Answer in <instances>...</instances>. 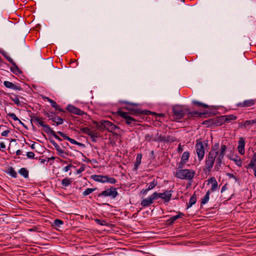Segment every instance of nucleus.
<instances>
[{"label": "nucleus", "instance_id": "obj_1", "mask_svg": "<svg viewBox=\"0 0 256 256\" xmlns=\"http://www.w3.org/2000/svg\"><path fill=\"white\" fill-rule=\"evenodd\" d=\"M172 111L174 118L178 120L182 118L186 114H190L192 116H199L198 112H190L188 109L184 108L180 106H174Z\"/></svg>", "mask_w": 256, "mask_h": 256}, {"label": "nucleus", "instance_id": "obj_2", "mask_svg": "<svg viewBox=\"0 0 256 256\" xmlns=\"http://www.w3.org/2000/svg\"><path fill=\"white\" fill-rule=\"evenodd\" d=\"M217 157L218 155L214 154V152L212 154L208 152L206 158L204 168V171L208 172L211 171Z\"/></svg>", "mask_w": 256, "mask_h": 256}, {"label": "nucleus", "instance_id": "obj_3", "mask_svg": "<svg viewBox=\"0 0 256 256\" xmlns=\"http://www.w3.org/2000/svg\"><path fill=\"white\" fill-rule=\"evenodd\" d=\"M226 145L222 144L220 150V154L216 160V164L214 166V170L217 172H219L222 163V160L224 158L226 152Z\"/></svg>", "mask_w": 256, "mask_h": 256}, {"label": "nucleus", "instance_id": "obj_4", "mask_svg": "<svg viewBox=\"0 0 256 256\" xmlns=\"http://www.w3.org/2000/svg\"><path fill=\"white\" fill-rule=\"evenodd\" d=\"M195 172L189 170H180L176 171V176L180 179L192 180L194 176Z\"/></svg>", "mask_w": 256, "mask_h": 256}, {"label": "nucleus", "instance_id": "obj_5", "mask_svg": "<svg viewBox=\"0 0 256 256\" xmlns=\"http://www.w3.org/2000/svg\"><path fill=\"white\" fill-rule=\"evenodd\" d=\"M208 141L201 142L197 140L195 147L196 149V154L198 156V160L201 161L205 154L204 148V143L206 146Z\"/></svg>", "mask_w": 256, "mask_h": 256}, {"label": "nucleus", "instance_id": "obj_6", "mask_svg": "<svg viewBox=\"0 0 256 256\" xmlns=\"http://www.w3.org/2000/svg\"><path fill=\"white\" fill-rule=\"evenodd\" d=\"M117 114L126 120V123L131 126H135L137 122L134 118L130 116L129 114L122 111H118Z\"/></svg>", "mask_w": 256, "mask_h": 256}, {"label": "nucleus", "instance_id": "obj_7", "mask_svg": "<svg viewBox=\"0 0 256 256\" xmlns=\"http://www.w3.org/2000/svg\"><path fill=\"white\" fill-rule=\"evenodd\" d=\"M118 193L116 191V189L113 187H110L105 190L102 191L101 193L98 194V196L100 197L102 196H112V198H115L118 196Z\"/></svg>", "mask_w": 256, "mask_h": 256}, {"label": "nucleus", "instance_id": "obj_8", "mask_svg": "<svg viewBox=\"0 0 256 256\" xmlns=\"http://www.w3.org/2000/svg\"><path fill=\"white\" fill-rule=\"evenodd\" d=\"M101 125H102V128H104L108 132L114 134V130L116 128H118L114 124L108 120H100Z\"/></svg>", "mask_w": 256, "mask_h": 256}, {"label": "nucleus", "instance_id": "obj_9", "mask_svg": "<svg viewBox=\"0 0 256 256\" xmlns=\"http://www.w3.org/2000/svg\"><path fill=\"white\" fill-rule=\"evenodd\" d=\"M172 190H166L162 193H158L157 192H154V194H156V199L158 198L162 199L164 202H168L170 201L172 198Z\"/></svg>", "mask_w": 256, "mask_h": 256}, {"label": "nucleus", "instance_id": "obj_10", "mask_svg": "<svg viewBox=\"0 0 256 256\" xmlns=\"http://www.w3.org/2000/svg\"><path fill=\"white\" fill-rule=\"evenodd\" d=\"M156 194L154 193L147 198L143 200L141 202V205L143 206H150L154 202V200L156 199Z\"/></svg>", "mask_w": 256, "mask_h": 256}, {"label": "nucleus", "instance_id": "obj_11", "mask_svg": "<svg viewBox=\"0 0 256 256\" xmlns=\"http://www.w3.org/2000/svg\"><path fill=\"white\" fill-rule=\"evenodd\" d=\"M66 109L70 112L75 114L82 116L83 114H86V113L84 111L81 110L80 109L76 108L72 105H68L67 106Z\"/></svg>", "mask_w": 256, "mask_h": 256}, {"label": "nucleus", "instance_id": "obj_12", "mask_svg": "<svg viewBox=\"0 0 256 256\" xmlns=\"http://www.w3.org/2000/svg\"><path fill=\"white\" fill-rule=\"evenodd\" d=\"M58 134H60V136L62 137L64 140H68L72 144H76L78 146H84V144H82L80 142H78L76 140H74L70 138L69 136H67L66 134H64V132H62L58 131Z\"/></svg>", "mask_w": 256, "mask_h": 256}, {"label": "nucleus", "instance_id": "obj_13", "mask_svg": "<svg viewBox=\"0 0 256 256\" xmlns=\"http://www.w3.org/2000/svg\"><path fill=\"white\" fill-rule=\"evenodd\" d=\"M190 152H185L183 153L181 161L178 164V168H182L184 164H185L188 161L190 158Z\"/></svg>", "mask_w": 256, "mask_h": 256}, {"label": "nucleus", "instance_id": "obj_14", "mask_svg": "<svg viewBox=\"0 0 256 256\" xmlns=\"http://www.w3.org/2000/svg\"><path fill=\"white\" fill-rule=\"evenodd\" d=\"M244 146H245V140L243 138H240L238 140V150L239 153L243 155L244 154L245 150H244Z\"/></svg>", "mask_w": 256, "mask_h": 256}, {"label": "nucleus", "instance_id": "obj_15", "mask_svg": "<svg viewBox=\"0 0 256 256\" xmlns=\"http://www.w3.org/2000/svg\"><path fill=\"white\" fill-rule=\"evenodd\" d=\"M126 108L127 110L130 112L132 114H142L145 115H148L150 112L149 110H142L140 109H135V108H129L128 106H126Z\"/></svg>", "mask_w": 256, "mask_h": 256}, {"label": "nucleus", "instance_id": "obj_16", "mask_svg": "<svg viewBox=\"0 0 256 256\" xmlns=\"http://www.w3.org/2000/svg\"><path fill=\"white\" fill-rule=\"evenodd\" d=\"M4 84L6 87L8 88H11L12 90H22V88L18 85H16L13 84L12 82L8 81H4Z\"/></svg>", "mask_w": 256, "mask_h": 256}, {"label": "nucleus", "instance_id": "obj_17", "mask_svg": "<svg viewBox=\"0 0 256 256\" xmlns=\"http://www.w3.org/2000/svg\"><path fill=\"white\" fill-rule=\"evenodd\" d=\"M256 100H244L242 102L237 104V106L239 107H249L254 106L255 104Z\"/></svg>", "mask_w": 256, "mask_h": 256}, {"label": "nucleus", "instance_id": "obj_18", "mask_svg": "<svg viewBox=\"0 0 256 256\" xmlns=\"http://www.w3.org/2000/svg\"><path fill=\"white\" fill-rule=\"evenodd\" d=\"M42 120L43 118H42L38 116H36L35 115H32L30 116L31 122L33 121L37 124L40 125L42 127L44 125V123Z\"/></svg>", "mask_w": 256, "mask_h": 256}, {"label": "nucleus", "instance_id": "obj_19", "mask_svg": "<svg viewBox=\"0 0 256 256\" xmlns=\"http://www.w3.org/2000/svg\"><path fill=\"white\" fill-rule=\"evenodd\" d=\"M184 216V214L180 212H178V215L172 216L170 219H168L166 221V224L167 225H172L174 222L178 218H181Z\"/></svg>", "mask_w": 256, "mask_h": 256}, {"label": "nucleus", "instance_id": "obj_20", "mask_svg": "<svg viewBox=\"0 0 256 256\" xmlns=\"http://www.w3.org/2000/svg\"><path fill=\"white\" fill-rule=\"evenodd\" d=\"M208 182L212 184V187L209 190H210V192L216 190L217 189L218 186V182H216V178L214 177H212L208 180Z\"/></svg>", "mask_w": 256, "mask_h": 256}, {"label": "nucleus", "instance_id": "obj_21", "mask_svg": "<svg viewBox=\"0 0 256 256\" xmlns=\"http://www.w3.org/2000/svg\"><path fill=\"white\" fill-rule=\"evenodd\" d=\"M157 182L154 180L152 182H151L148 186V188L146 189H143L141 191V193L144 194L146 193L149 190L154 188L156 185Z\"/></svg>", "mask_w": 256, "mask_h": 256}, {"label": "nucleus", "instance_id": "obj_22", "mask_svg": "<svg viewBox=\"0 0 256 256\" xmlns=\"http://www.w3.org/2000/svg\"><path fill=\"white\" fill-rule=\"evenodd\" d=\"M106 176H102V175H92V178L95 181L101 182L102 183L106 182Z\"/></svg>", "mask_w": 256, "mask_h": 256}, {"label": "nucleus", "instance_id": "obj_23", "mask_svg": "<svg viewBox=\"0 0 256 256\" xmlns=\"http://www.w3.org/2000/svg\"><path fill=\"white\" fill-rule=\"evenodd\" d=\"M46 99L50 103L52 106L56 110H58L59 112H64V111L59 106L56 104V102H54V100L48 98H46Z\"/></svg>", "mask_w": 256, "mask_h": 256}, {"label": "nucleus", "instance_id": "obj_24", "mask_svg": "<svg viewBox=\"0 0 256 256\" xmlns=\"http://www.w3.org/2000/svg\"><path fill=\"white\" fill-rule=\"evenodd\" d=\"M50 140V143L54 146L59 154L62 156L64 154V150L60 148V146L53 140Z\"/></svg>", "mask_w": 256, "mask_h": 256}, {"label": "nucleus", "instance_id": "obj_25", "mask_svg": "<svg viewBox=\"0 0 256 256\" xmlns=\"http://www.w3.org/2000/svg\"><path fill=\"white\" fill-rule=\"evenodd\" d=\"M222 118L223 120H224L225 122H230L231 120H235L236 119V116H234L233 114L232 115H227V116H222Z\"/></svg>", "mask_w": 256, "mask_h": 256}, {"label": "nucleus", "instance_id": "obj_26", "mask_svg": "<svg viewBox=\"0 0 256 256\" xmlns=\"http://www.w3.org/2000/svg\"><path fill=\"white\" fill-rule=\"evenodd\" d=\"M13 66L10 68V70L14 74L18 75L22 73V70L18 67L15 63V64H12Z\"/></svg>", "mask_w": 256, "mask_h": 256}, {"label": "nucleus", "instance_id": "obj_27", "mask_svg": "<svg viewBox=\"0 0 256 256\" xmlns=\"http://www.w3.org/2000/svg\"><path fill=\"white\" fill-rule=\"evenodd\" d=\"M219 143L217 142L214 144L212 146L211 150L209 152L214 154L216 155H218L220 154V151H218V149L219 148Z\"/></svg>", "mask_w": 256, "mask_h": 256}, {"label": "nucleus", "instance_id": "obj_28", "mask_svg": "<svg viewBox=\"0 0 256 256\" xmlns=\"http://www.w3.org/2000/svg\"><path fill=\"white\" fill-rule=\"evenodd\" d=\"M142 158V154H137L136 162L134 164V169L135 170H136L138 169V166L140 165V164L141 163Z\"/></svg>", "mask_w": 256, "mask_h": 256}, {"label": "nucleus", "instance_id": "obj_29", "mask_svg": "<svg viewBox=\"0 0 256 256\" xmlns=\"http://www.w3.org/2000/svg\"><path fill=\"white\" fill-rule=\"evenodd\" d=\"M196 198L195 194H193L189 200L188 203L187 204V208H190L193 204H196Z\"/></svg>", "mask_w": 256, "mask_h": 256}, {"label": "nucleus", "instance_id": "obj_30", "mask_svg": "<svg viewBox=\"0 0 256 256\" xmlns=\"http://www.w3.org/2000/svg\"><path fill=\"white\" fill-rule=\"evenodd\" d=\"M51 120L54 122H55L56 126H58L60 124H62L64 122V120L60 117H53V118H51Z\"/></svg>", "mask_w": 256, "mask_h": 256}, {"label": "nucleus", "instance_id": "obj_31", "mask_svg": "<svg viewBox=\"0 0 256 256\" xmlns=\"http://www.w3.org/2000/svg\"><path fill=\"white\" fill-rule=\"evenodd\" d=\"M254 124H256V118L252 120H246L242 124V126L245 128H246L249 126L252 125Z\"/></svg>", "mask_w": 256, "mask_h": 256}, {"label": "nucleus", "instance_id": "obj_32", "mask_svg": "<svg viewBox=\"0 0 256 256\" xmlns=\"http://www.w3.org/2000/svg\"><path fill=\"white\" fill-rule=\"evenodd\" d=\"M42 128H44V131L46 133V134H52V135H53V134H54V133L55 132L54 130H53L50 127L48 126V124H44V125L42 126Z\"/></svg>", "mask_w": 256, "mask_h": 256}, {"label": "nucleus", "instance_id": "obj_33", "mask_svg": "<svg viewBox=\"0 0 256 256\" xmlns=\"http://www.w3.org/2000/svg\"><path fill=\"white\" fill-rule=\"evenodd\" d=\"M210 193V190H208L202 199L201 204H206L208 201Z\"/></svg>", "mask_w": 256, "mask_h": 256}, {"label": "nucleus", "instance_id": "obj_34", "mask_svg": "<svg viewBox=\"0 0 256 256\" xmlns=\"http://www.w3.org/2000/svg\"><path fill=\"white\" fill-rule=\"evenodd\" d=\"M20 174L23 176L24 178H27L28 176V171L26 168H22L19 170Z\"/></svg>", "mask_w": 256, "mask_h": 256}, {"label": "nucleus", "instance_id": "obj_35", "mask_svg": "<svg viewBox=\"0 0 256 256\" xmlns=\"http://www.w3.org/2000/svg\"><path fill=\"white\" fill-rule=\"evenodd\" d=\"M192 103L193 104L196 105L198 107H202L203 108H208V105H207L205 104L196 101V100L192 101Z\"/></svg>", "mask_w": 256, "mask_h": 256}, {"label": "nucleus", "instance_id": "obj_36", "mask_svg": "<svg viewBox=\"0 0 256 256\" xmlns=\"http://www.w3.org/2000/svg\"><path fill=\"white\" fill-rule=\"evenodd\" d=\"M8 173L13 178H16L17 176L16 172L14 170L12 167L10 166L8 170Z\"/></svg>", "mask_w": 256, "mask_h": 256}, {"label": "nucleus", "instance_id": "obj_37", "mask_svg": "<svg viewBox=\"0 0 256 256\" xmlns=\"http://www.w3.org/2000/svg\"><path fill=\"white\" fill-rule=\"evenodd\" d=\"M89 136H90L92 142H96V138L99 137V134L98 132L94 131Z\"/></svg>", "mask_w": 256, "mask_h": 256}, {"label": "nucleus", "instance_id": "obj_38", "mask_svg": "<svg viewBox=\"0 0 256 256\" xmlns=\"http://www.w3.org/2000/svg\"><path fill=\"white\" fill-rule=\"evenodd\" d=\"M96 189V188H88L86 189L82 192V195L84 196H86L90 194H91L92 192H94Z\"/></svg>", "mask_w": 256, "mask_h": 256}, {"label": "nucleus", "instance_id": "obj_39", "mask_svg": "<svg viewBox=\"0 0 256 256\" xmlns=\"http://www.w3.org/2000/svg\"><path fill=\"white\" fill-rule=\"evenodd\" d=\"M71 182L72 181L68 178H65L63 179L62 182V184L64 186H68L70 184Z\"/></svg>", "mask_w": 256, "mask_h": 256}, {"label": "nucleus", "instance_id": "obj_40", "mask_svg": "<svg viewBox=\"0 0 256 256\" xmlns=\"http://www.w3.org/2000/svg\"><path fill=\"white\" fill-rule=\"evenodd\" d=\"M81 130L84 133L88 136H90V134H92V133L94 132V131L92 130H90L88 127H85V128H81Z\"/></svg>", "mask_w": 256, "mask_h": 256}, {"label": "nucleus", "instance_id": "obj_41", "mask_svg": "<svg viewBox=\"0 0 256 256\" xmlns=\"http://www.w3.org/2000/svg\"><path fill=\"white\" fill-rule=\"evenodd\" d=\"M106 182L113 184H115L116 182V180L114 178H109L108 176H106Z\"/></svg>", "mask_w": 256, "mask_h": 256}, {"label": "nucleus", "instance_id": "obj_42", "mask_svg": "<svg viewBox=\"0 0 256 256\" xmlns=\"http://www.w3.org/2000/svg\"><path fill=\"white\" fill-rule=\"evenodd\" d=\"M232 160H234L236 164L238 166H242V161L240 158L237 157L236 158H232Z\"/></svg>", "mask_w": 256, "mask_h": 256}, {"label": "nucleus", "instance_id": "obj_43", "mask_svg": "<svg viewBox=\"0 0 256 256\" xmlns=\"http://www.w3.org/2000/svg\"><path fill=\"white\" fill-rule=\"evenodd\" d=\"M8 116H10L12 119H13L15 121H18L20 123H22L20 120H19L16 115L14 113H10L8 114Z\"/></svg>", "mask_w": 256, "mask_h": 256}, {"label": "nucleus", "instance_id": "obj_44", "mask_svg": "<svg viewBox=\"0 0 256 256\" xmlns=\"http://www.w3.org/2000/svg\"><path fill=\"white\" fill-rule=\"evenodd\" d=\"M64 224V222L62 220H59V219H56L54 220V226H60V225L62 224Z\"/></svg>", "mask_w": 256, "mask_h": 256}, {"label": "nucleus", "instance_id": "obj_45", "mask_svg": "<svg viewBox=\"0 0 256 256\" xmlns=\"http://www.w3.org/2000/svg\"><path fill=\"white\" fill-rule=\"evenodd\" d=\"M11 99L16 105H20V102L17 96H15L14 98H11Z\"/></svg>", "mask_w": 256, "mask_h": 256}, {"label": "nucleus", "instance_id": "obj_46", "mask_svg": "<svg viewBox=\"0 0 256 256\" xmlns=\"http://www.w3.org/2000/svg\"><path fill=\"white\" fill-rule=\"evenodd\" d=\"M95 221L96 222V224L102 226H105L106 224V222L105 220H100L99 219H96Z\"/></svg>", "mask_w": 256, "mask_h": 256}, {"label": "nucleus", "instance_id": "obj_47", "mask_svg": "<svg viewBox=\"0 0 256 256\" xmlns=\"http://www.w3.org/2000/svg\"><path fill=\"white\" fill-rule=\"evenodd\" d=\"M26 156L29 158H34L35 154L33 152H30L26 153Z\"/></svg>", "mask_w": 256, "mask_h": 256}, {"label": "nucleus", "instance_id": "obj_48", "mask_svg": "<svg viewBox=\"0 0 256 256\" xmlns=\"http://www.w3.org/2000/svg\"><path fill=\"white\" fill-rule=\"evenodd\" d=\"M85 166L84 164H82L80 168L76 171L78 174H80L84 170Z\"/></svg>", "mask_w": 256, "mask_h": 256}, {"label": "nucleus", "instance_id": "obj_49", "mask_svg": "<svg viewBox=\"0 0 256 256\" xmlns=\"http://www.w3.org/2000/svg\"><path fill=\"white\" fill-rule=\"evenodd\" d=\"M152 138V135L150 134H146L145 136V140L148 142H150Z\"/></svg>", "mask_w": 256, "mask_h": 256}, {"label": "nucleus", "instance_id": "obj_50", "mask_svg": "<svg viewBox=\"0 0 256 256\" xmlns=\"http://www.w3.org/2000/svg\"><path fill=\"white\" fill-rule=\"evenodd\" d=\"M94 124H95L98 128H102V125H101L100 121H94Z\"/></svg>", "mask_w": 256, "mask_h": 256}, {"label": "nucleus", "instance_id": "obj_51", "mask_svg": "<svg viewBox=\"0 0 256 256\" xmlns=\"http://www.w3.org/2000/svg\"><path fill=\"white\" fill-rule=\"evenodd\" d=\"M255 165H256V162H254V160H252L248 164V166L252 168Z\"/></svg>", "mask_w": 256, "mask_h": 256}, {"label": "nucleus", "instance_id": "obj_52", "mask_svg": "<svg viewBox=\"0 0 256 256\" xmlns=\"http://www.w3.org/2000/svg\"><path fill=\"white\" fill-rule=\"evenodd\" d=\"M44 114L48 118V120H51V118H53L52 115L48 112H44Z\"/></svg>", "mask_w": 256, "mask_h": 256}, {"label": "nucleus", "instance_id": "obj_53", "mask_svg": "<svg viewBox=\"0 0 256 256\" xmlns=\"http://www.w3.org/2000/svg\"><path fill=\"white\" fill-rule=\"evenodd\" d=\"M74 166L70 164H68V166H65L64 168V172H68L71 168L73 167Z\"/></svg>", "mask_w": 256, "mask_h": 256}, {"label": "nucleus", "instance_id": "obj_54", "mask_svg": "<svg viewBox=\"0 0 256 256\" xmlns=\"http://www.w3.org/2000/svg\"><path fill=\"white\" fill-rule=\"evenodd\" d=\"M10 132V130H6L2 132V136H8V134Z\"/></svg>", "mask_w": 256, "mask_h": 256}, {"label": "nucleus", "instance_id": "obj_55", "mask_svg": "<svg viewBox=\"0 0 256 256\" xmlns=\"http://www.w3.org/2000/svg\"><path fill=\"white\" fill-rule=\"evenodd\" d=\"M6 58L8 60V61L10 62L12 64H15V62H14L12 59L10 57L6 56Z\"/></svg>", "mask_w": 256, "mask_h": 256}, {"label": "nucleus", "instance_id": "obj_56", "mask_svg": "<svg viewBox=\"0 0 256 256\" xmlns=\"http://www.w3.org/2000/svg\"><path fill=\"white\" fill-rule=\"evenodd\" d=\"M150 114H152L157 115L159 117H164V114H156V113L154 112H150ZM149 114H150V113Z\"/></svg>", "mask_w": 256, "mask_h": 256}, {"label": "nucleus", "instance_id": "obj_57", "mask_svg": "<svg viewBox=\"0 0 256 256\" xmlns=\"http://www.w3.org/2000/svg\"><path fill=\"white\" fill-rule=\"evenodd\" d=\"M52 136H54V137L56 140H59V141H60V142L62 140V138H61L60 136H57L56 132H54V134H53V135H52Z\"/></svg>", "mask_w": 256, "mask_h": 256}, {"label": "nucleus", "instance_id": "obj_58", "mask_svg": "<svg viewBox=\"0 0 256 256\" xmlns=\"http://www.w3.org/2000/svg\"><path fill=\"white\" fill-rule=\"evenodd\" d=\"M160 140L161 141L167 142V140H166V136H160Z\"/></svg>", "mask_w": 256, "mask_h": 256}, {"label": "nucleus", "instance_id": "obj_59", "mask_svg": "<svg viewBox=\"0 0 256 256\" xmlns=\"http://www.w3.org/2000/svg\"><path fill=\"white\" fill-rule=\"evenodd\" d=\"M183 150V149L182 148V146H181V144H180L178 145V152H182Z\"/></svg>", "mask_w": 256, "mask_h": 256}, {"label": "nucleus", "instance_id": "obj_60", "mask_svg": "<svg viewBox=\"0 0 256 256\" xmlns=\"http://www.w3.org/2000/svg\"><path fill=\"white\" fill-rule=\"evenodd\" d=\"M226 175L229 177L231 178H236V177L234 176V174H230V173H227Z\"/></svg>", "mask_w": 256, "mask_h": 256}, {"label": "nucleus", "instance_id": "obj_61", "mask_svg": "<svg viewBox=\"0 0 256 256\" xmlns=\"http://www.w3.org/2000/svg\"><path fill=\"white\" fill-rule=\"evenodd\" d=\"M0 148H5L6 146L4 142L0 143Z\"/></svg>", "mask_w": 256, "mask_h": 256}, {"label": "nucleus", "instance_id": "obj_62", "mask_svg": "<svg viewBox=\"0 0 256 256\" xmlns=\"http://www.w3.org/2000/svg\"><path fill=\"white\" fill-rule=\"evenodd\" d=\"M21 152H21V150H16V156L20 154Z\"/></svg>", "mask_w": 256, "mask_h": 256}, {"label": "nucleus", "instance_id": "obj_63", "mask_svg": "<svg viewBox=\"0 0 256 256\" xmlns=\"http://www.w3.org/2000/svg\"><path fill=\"white\" fill-rule=\"evenodd\" d=\"M166 140H167V142L170 141L171 140L170 136H166Z\"/></svg>", "mask_w": 256, "mask_h": 256}, {"label": "nucleus", "instance_id": "obj_64", "mask_svg": "<svg viewBox=\"0 0 256 256\" xmlns=\"http://www.w3.org/2000/svg\"><path fill=\"white\" fill-rule=\"evenodd\" d=\"M128 104L130 105H132V106H138V104H134V103H130V102H128Z\"/></svg>", "mask_w": 256, "mask_h": 256}]
</instances>
